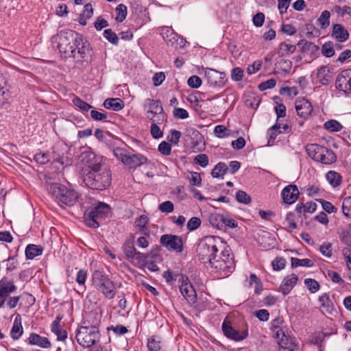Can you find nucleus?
I'll list each match as a JSON object with an SVG mask.
<instances>
[{
  "label": "nucleus",
  "mask_w": 351,
  "mask_h": 351,
  "mask_svg": "<svg viewBox=\"0 0 351 351\" xmlns=\"http://www.w3.org/2000/svg\"><path fill=\"white\" fill-rule=\"evenodd\" d=\"M197 254L204 263L227 275L233 271L234 263L230 249L221 238L214 236L204 237L197 247Z\"/></svg>",
  "instance_id": "obj_1"
},
{
  "label": "nucleus",
  "mask_w": 351,
  "mask_h": 351,
  "mask_svg": "<svg viewBox=\"0 0 351 351\" xmlns=\"http://www.w3.org/2000/svg\"><path fill=\"white\" fill-rule=\"evenodd\" d=\"M53 42L58 43L57 47L65 56L75 58V44L80 41V34L73 30L61 31L53 38Z\"/></svg>",
  "instance_id": "obj_2"
},
{
  "label": "nucleus",
  "mask_w": 351,
  "mask_h": 351,
  "mask_svg": "<svg viewBox=\"0 0 351 351\" xmlns=\"http://www.w3.org/2000/svg\"><path fill=\"white\" fill-rule=\"evenodd\" d=\"M283 320L281 318H277L271 322V329L273 332L274 337L279 346L287 351H294L297 347L295 339L286 334L287 329L285 326H281Z\"/></svg>",
  "instance_id": "obj_3"
},
{
  "label": "nucleus",
  "mask_w": 351,
  "mask_h": 351,
  "mask_svg": "<svg viewBox=\"0 0 351 351\" xmlns=\"http://www.w3.org/2000/svg\"><path fill=\"white\" fill-rule=\"evenodd\" d=\"M85 184L95 190L102 191L110 184L111 176L110 171L104 167L100 171H88L84 177Z\"/></svg>",
  "instance_id": "obj_4"
},
{
  "label": "nucleus",
  "mask_w": 351,
  "mask_h": 351,
  "mask_svg": "<svg viewBox=\"0 0 351 351\" xmlns=\"http://www.w3.org/2000/svg\"><path fill=\"white\" fill-rule=\"evenodd\" d=\"M49 191L60 206L62 205L71 206L78 199V195L74 190L69 189L59 183L52 184Z\"/></svg>",
  "instance_id": "obj_5"
},
{
  "label": "nucleus",
  "mask_w": 351,
  "mask_h": 351,
  "mask_svg": "<svg viewBox=\"0 0 351 351\" xmlns=\"http://www.w3.org/2000/svg\"><path fill=\"white\" fill-rule=\"evenodd\" d=\"M306 152L313 160L324 165H331L337 160L335 154L331 149L317 144L307 145Z\"/></svg>",
  "instance_id": "obj_6"
},
{
  "label": "nucleus",
  "mask_w": 351,
  "mask_h": 351,
  "mask_svg": "<svg viewBox=\"0 0 351 351\" xmlns=\"http://www.w3.org/2000/svg\"><path fill=\"white\" fill-rule=\"evenodd\" d=\"M94 287L101 291L106 298L112 299L115 295V286L112 281L103 271L95 270L92 275Z\"/></svg>",
  "instance_id": "obj_7"
},
{
  "label": "nucleus",
  "mask_w": 351,
  "mask_h": 351,
  "mask_svg": "<svg viewBox=\"0 0 351 351\" xmlns=\"http://www.w3.org/2000/svg\"><path fill=\"white\" fill-rule=\"evenodd\" d=\"M110 212V206L105 203L99 202L95 206L87 210L84 213V221L91 228H97L102 219H104Z\"/></svg>",
  "instance_id": "obj_8"
},
{
  "label": "nucleus",
  "mask_w": 351,
  "mask_h": 351,
  "mask_svg": "<svg viewBox=\"0 0 351 351\" xmlns=\"http://www.w3.org/2000/svg\"><path fill=\"white\" fill-rule=\"evenodd\" d=\"M76 339L82 346L91 347L99 339V330L96 326H81L76 335Z\"/></svg>",
  "instance_id": "obj_9"
},
{
  "label": "nucleus",
  "mask_w": 351,
  "mask_h": 351,
  "mask_svg": "<svg viewBox=\"0 0 351 351\" xmlns=\"http://www.w3.org/2000/svg\"><path fill=\"white\" fill-rule=\"evenodd\" d=\"M81 158L82 162L89 169L88 171H100L104 167L103 157L97 155L90 148L82 153Z\"/></svg>",
  "instance_id": "obj_10"
},
{
  "label": "nucleus",
  "mask_w": 351,
  "mask_h": 351,
  "mask_svg": "<svg viewBox=\"0 0 351 351\" xmlns=\"http://www.w3.org/2000/svg\"><path fill=\"white\" fill-rule=\"evenodd\" d=\"M147 117L153 122L160 123L163 119V108L158 100L148 99L146 101Z\"/></svg>",
  "instance_id": "obj_11"
},
{
  "label": "nucleus",
  "mask_w": 351,
  "mask_h": 351,
  "mask_svg": "<svg viewBox=\"0 0 351 351\" xmlns=\"http://www.w3.org/2000/svg\"><path fill=\"white\" fill-rule=\"evenodd\" d=\"M52 158L53 163H59L62 166V169L71 165L73 162V154L66 146L56 147Z\"/></svg>",
  "instance_id": "obj_12"
},
{
  "label": "nucleus",
  "mask_w": 351,
  "mask_h": 351,
  "mask_svg": "<svg viewBox=\"0 0 351 351\" xmlns=\"http://www.w3.org/2000/svg\"><path fill=\"white\" fill-rule=\"evenodd\" d=\"M204 75L209 86L215 88L223 87L227 81L224 73L213 69H206Z\"/></svg>",
  "instance_id": "obj_13"
},
{
  "label": "nucleus",
  "mask_w": 351,
  "mask_h": 351,
  "mask_svg": "<svg viewBox=\"0 0 351 351\" xmlns=\"http://www.w3.org/2000/svg\"><path fill=\"white\" fill-rule=\"evenodd\" d=\"M180 278L182 280L179 283L180 293L189 304H193L195 303L197 301V294L193 286L186 276H180Z\"/></svg>",
  "instance_id": "obj_14"
},
{
  "label": "nucleus",
  "mask_w": 351,
  "mask_h": 351,
  "mask_svg": "<svg viewBox=\"0 0 351 351\" xmlns=\"http://www.w3.org/2000/svg\"><path fill=\"white\" fill-rule=\"evenodd\" d=\"M160 243L169 251L181 252L183 250V241L180 237L173 234H164L160 237Z\"/></svg>",
  "instance_id": "obj_15"
},
{
  "label": "nucleus",
  "mask_w": 351,
  "mask_h": 351,
  "mask_svg": "<svg viewBox=\"0 0 351 351\" xmlns=\"http://www.w3.org/2000/svg\"><path fill=\"white\" fill-rule=\"evenodd\" d=\"M335 84L339 90L351 94V69L342 71L338 75Z\"/></svg>",
  "instance_id": "obj_16"
},
{
  "label": "nucleus",
  "mask_w": 351,
  "mask_h": 351,
  "mask_svg": "<svg viewBox=\"0 0 351 351\" xmlns=\"http://www.w3.org/2000/svg\"><path fill=\"white\" fill-rule=\"evenodd\" d=\"M222 330L224 335L229 339H231L234 341H241L247 337V331L244 330L239 331L235 328H234L230 322L226 319L223 321L222 324Z\"/></svg>",
  "instance_id": "obj_17"
},
{
  "label": "nucleus",
  "mask_w": 351,
  "mask_h": 351,
  "mask_svg": "<svg viewBox=\"0 0 351 351\" xmlns=\"http://www.w3.org/2000/svg\"><path fill=\"white\" fill-rule=\"evenodd\" d=\"M295 107L298 115L306 119L313 112V106L305 98H298L295 103Z\"/></svg>",
  "instance_id": "obj_18"
},
{
  "label": "nucleus",
  "mask_w": 351,
  "mask_h": 351,
  "mask_svg": "<svg viewBox=\"0 0 351 351\" xmlns=\"http://www.w3.org/2000/svg\"><path fill=\"white\" fill-rule=\"evenodd\" d=\"M16 289L12 282L0 281V308L4 306L9 295Z\"/></svg>",
  "instance_id": "obj_19"
},
{
  "label": "nucleus",
  "mask_w": 351,
  "mask_h": 351,
  "mask_svg": "<svg viewBox=\"0 0 351 351\" xmlns=\"http://www.w3.org/2000/svg\"><path fill=\"white\" fill-rule=\"evenodd\" d=\"M299 195V191L295 185L290 184L283 189L282 191V197L283 201L289 204L295 202Z\"/></svg>",
  "instance_id": "obj_20"
},
{
  "label": "nucleus",
  "mask_w": 351,
  "mask_h": 351,
  "mask_svg": "<svg viewBox=\"0 0 351 351\" xmlns=\"http://www.w3.org/2000/svg\"><path fill=\"white\" fill-rule=\"evenodd\" d=\"M298 280V278L294 274H291L285 277L280 286V291L283 295H287L289 293L297 284Z\"/></svg>",
  "instance_id": "obj_21"
},
{
  "label": "nucleus",
  "mask_w": 351,
  "mask_h": 351,
  "mask_svg": "<svg viewBox=\"0 0 351 351\" xmlns=\"http://www.w3.org/2000/svg\"><path fill=\"white\" fill-rule=\"evenodd\" d=\"M319 301L323 313L333 315L334 312H336L335 304L328 293L319 296Z\"/></svg>",
  "instance_id": "obj_22"
},
{
  "label": "nucleus",
  "mask_w": 351,
  "mask_h": 351,
  "mask_svg": "<svg viewBox=\"0 0 351 351\" xmlns=\"http://www.w3.org/2000/svg\"><path fill=\"white\" fill-rule=\"evenodd\" d=\"M332 36L339 42L346 41L349 38L348 30L341 24H334L332 25Z\"/></svg>",
  "instance_id": "obj_23"
},
{
  "label": "nucleus",
  "mask_w": 351,
  "mask_h": 351,
  "mask_svg": "<svg viewBox=\"0 0 351 351\" xmlns=\"http://www.w3.org/2000/svg\"><path fill=\"white\" fill-rule=\"evenodd\" d=\"M147 162V158L140 154H131L128 155V160L125 165L129 168H136Z\"/></svg>",
  "instance_id": "obj_24"
},
{
  "label": "nucleus",
  "mask_w": 351,
  "mask_h": 351,
  "mask_svg": "<svg viewBox=\"0 0 351 351\" xmlns=\"http://www.w3.org/2000/svg\"><path fill=\"white\" fill-rule=\"evenodd\" d=\"M75 58H84L90 52V46L88 43L83 40L82 35H80V41L77 42L75 44Z\"/></svg>",
  "instance_id": "obj_25"
},
{
  "label": "nucleus",
  "mask_w": 351,
  "mask_h": 351,
  "mask_svg": "<svg viewBox=\"0 0 351 351\" xmlns=\"http://www.w3.org/2000/svg\"><path fill=\"white\" fill-rule=\"evenodd\" d=\"M28 342L31 345H36L45 348L51 346V343L47 337H41L36 333L30 334Z\"/></svg>",
  "instance_id": "obj_26"
},
{
  "label": "nucleus",
  "mask_w": 351,
  "mask_h": 351,
  "mask_svg": "<svg viewBox=\"0 0 351 351\" xmlns=\"http://www.w3.org/2000/svg\"><path fill=\"white\" fill-rule=\"evenodd\" d=\"M23 332V326L21 324V317L18 315L14 322L10 331V335L13 339H19Z\"/></svg>",
  "instance_id": "obj_27"
},
{
  "label": "nucleus",
  "mask_w": 351,
  "mask_h": 351,
  "mask_svg": "<svg viewBox=\"0 0 351 351\" xmlns=\"http://www.w3.org/2000/svg\"><path fill=\"white\" fill-rule=\"evenodd\" d=\"M298 45L300 46L302 53L304 56L307 53L313 55L319 50V48L316 45L307 40H300L298 43Z\"/></svg>",
  "instance_id": "obj_28"
},
{
  "label": "nucleus",
  "mask_w": 351,
  "mask_h": 351,
  "mask_svg": "<svg viewBox=\"0 0 351 351\" xmlns=\"http://www.w3.org/2000/svg\"><path fill=\"white\" fill-rule=\"evenodd\" d=\"M104 106L107 109L119 111L124 107V103L119 98H109L105 100Z\"/></svg>",
  "instance_id": "obj_29"
},
{
  "label": "nucleus",
  "mask_w": 351,
  "mask_h": 351,
  "mask_svg": "<svg viewBox=\"0 0 351 351\" xmlns=\"http://www.w3.org/2000/svg\"><path fill=\"white\" fill-rule=\"evenodd\" d=\"M295 49V45L292 44L290 40H286L280 43L279 46L278 54L280 56H288L293 53Z\"/></svg>",
  "instance_id": "obj_30"
},
{
  "label": "nucleus",
  "mask_w": 351,
  "mask_h": 351,
  "mask_svg": "<svg viewBox=\"0 0 351 351\" xmlns=\"http://www.w3.org/2000/svg\"><path fill=\"white\" fill-rule=\"evenodd\" d=\"M160 34L163 39L168 45H173L177 35L173 32V29L169 27H162L160 29Z\"/></svg>",
  "instance_id": "obj_31"
},
{
  "label": "nucleus",
  "mask_w": 351,
  "mask_h": 351,
  "mask_svg": "<svg viewBox=\"0 0 351 351\" xmlns=\"http://www.w3.org/2000/svg\"><path fill=\"white\" fill-rule=\"evenodd\" d=\"M317 77L319 82L323 85L328 84L331 80L329 69L326 66H322L317 70Z\"/></svg>",
  "instance_id": "obj_32"
},
{
  "label": "nucleus",
  "mask_w": 351,
  "mask_h": 351,
  "mask_svg": "<svg viewBox=\"0 0 351 351\" xmlns=\"http://www.w3.org/2000/svg\"><path fill=\"white\" fill-rule=\"evenodd\" d=\"M317 209V204L313 202H307L305 204H298L295 210L298 213H312Z\"/></svg>",
  "instance_id": "obj_33"
},
{
  "label": "nucleus",
  "mask_w": 351,
  "mask_h": 351,
  "mask_svg": "<svg viewBox=\"0 0 351 351\" xmlns=\"http://www.w3.org/2000/svg\"><path fill=\"white\" fill-rule=\"evenodd\" d=\"M326 180L333 187H337L339 186L341 183L342 178L339 175V173L334 171H330L326 174Z\"/></svg>",
  "instance_id": "obj_34"
},
{
  "label": "nucleus",
  "mask_w": 351,
  "mask_h": 351,
  "mask_svg": "<svg viewBox=\"0 0 351 351\" xmlns=\"http://www.w3.org/2000/svg\"><path fill=\"white\" fill-rule=\"evenodd\" d=\"M43 249L39 247L38 246L29 244L26 247L25 249V255L27 258L33 259L35 257L40 255L42 254Z\"/></svg>",
  "instance_id": "obj_35"
},
{
  "label": "nucleus",
  "mask_w": 351,
  "mask_h": 351,
  "mask_svg": "<svg viewBox=\"0 0 351 351\" xmlns=\"http://www.w3.org/2000/svg\"><path fill=\"white\" fill-rule=\"evenodd\" d=\"M113 154L117 160L125 165L130 152L124 148L116 147L113 149Z\"/></svg>",
  "instance_id": "obj_36"
},
{
  "label": "nucleus",
  "mask_w": 351,
  "mask_h": 351,
  "mask_svg": "<svg viewBox=\"0 0 351 351\" xmlns=\"http://www.w3.org/2000/svg\"><path fill=\"white\" fill-rule=\"evenodd\" d=\"M228 170L226 165L223 162H219L212 170L211 175L213 178H223Z\"/></svg>",
  "instance_id": "obj_37"
},
{
  "label": "nucleus",
  "mask_w": 351,
  "mask_h": 351,
  "mask_svg": "<svg viewBox=\"0 0 351 351\" xmlns=\"http://www.w3.org/2000/svg\"><path fill=\"white\" fill-rule=\"evenodd\" d=\"M162 276L167 283L173 285L176 281L180 283L182 280L180 276H184V275L182 274H174L167 270L163 273Z\"/></svg>",
  "instance_id": "obj_38"
},
{
  "label": "nucleus",
  "mask_w": 351,
  "mask_h": 351,
  "mask_svg": "<svg viewBox=\"0 0 351 351\" xmlns=\"http://www.w3.org/2000/svg\"><path fill=\"white\" fill-rule=\"evenodd\" d=\"M147 347L150 351H158L161 349L162 342L159 337L153 336L148 339Z\"/></svg>",
  "instance_id": "obj_39"
},
{
  "label": "nucleus",
  "mask_w": 351,
  "mask_h": 351,
  "mask_svg": "<svg viewBox=\"0 0 351 351\" xmlns=\"http://www.w3.org/2000/svg\"><path fill=\"white\" fill-rule=\"evenodd\" d=\"M148 258L147 254L136 252L135 254L130 258V261L135 265L141 266L145 265Z\"/></svg>",
  "instance_id": "obj_40"
},
{
  "label": "nucleus",
  "mask_w": 351,
  "mask_h": 351,
  "mask_svg": "<svg viewBox=\"0 0 351 351\" xmlns=\"http://www.w3.org/2000/svg\"><path fill=\"white\" fill-rule=\"evenodd\" d=\"M330 13L328 10H324L322 12L321 15L317 19V23H319L321 28H326L330 25Z\"/></svg>",
  "instance_id": "obj_41"
},
{
  "label": "nucleus",
  "mask_w": 351,
  "mask_h": 351,
  "mask_svg": "<svg viewBox=\"0 0 351 351\" xmlns=\"http://www.w3.org/2000/svg\"><path fill=\"white\" fill-rule=\"evenodd\" d=\"M115 12L117 14V16H116L117 21L122 22L123 20H125V19L126 18V16H127V13H128L126 5H125L123 3L119 4L115 9Z\"/></svg>",
  "instance_id": "obj_42"
},
{
  "label": "nucleus",
  "mask_w": 351,
  "mask_h": 351,
  "mask_svg": "<svg viewBox=\"0 0 351 351\" xmlns=\"http://www.w3.org/2000/svg\"><path fill=\"white\" fill-rule=\"evenodd\" d=\"M223 217L219 214H212L209 217V221L213 227L221 229L223 227Z\"/></svg>",
  "instance_id": "obj_43"
},
{
  "label": "nucleus",
  "mask_w": 351,
  "mask_h": 351,
  "mask_svg": "<svg viewBox=\"0 0 351 351\" xmlns=\"http://www.w3.org/2000/svg\"><path fill=\"white\" fill-rule=\"evenodd\" d=\"M324 128L330 132H339L342 129L341 124L336 120H329L324 123Z\"/></svg>",
  "instance_id": "obj_44"
},
{
  "label": "nucleus",
  "mask_w": 351,
  "mask_h": 351,
  "mask_svg": "<svg viewBox=\"0 0 351 351\" xmlns=\"http://www.w3.org/2000/svg\"><path fill=\"white\" fill-rule=\"evenodd\" d=\"M215 135L219 138L228 137L230 136V130L222 125H218L214 129Z\"/></svg>",
  "instance_id": "obj_45"
},
{
  "label": "nucleus",
  "mask_w": 351,
  "mask_h": 351,
  "mask_svg": "<svg viewBox=\"0 0 351 351\" xmlns=\"http://www.w3.org/2000/svg\"><path fill=\"white\" fill-rule=\"evenodd\" d=\"M123 250L125 255L128 259H130V258L133 256L136 252L132 241L125 242L123 246Z\"/></svg>",
  "instance_id": "obj_46"
},
{
  "label": "nucleus",
  "mask_w": 351,
  "mask_h": 351,
  "mask_svg": "<svg viewBox=\"0 0 351 351\" xmlns=\"http://www.w3.org/2000/svg\"><path fill=\"white\" fill-rule=\"evenodd\" d=\"M291 265L293 267H311L313 265L312 261L308 258L299 259L298 258H291Z\"/></svg>",
  "instance_id": "obj_47"
},
{
  "label": "nucleus",
  "mask_w": 351,
  "mask_h": 351,
  "mask_svg": "<svg viewBox=\"0 0 351 351\" xmlns=\"http://www.w3.org/2000/svg\"><path fill=\"white\" fill-rule=\"evenodd\" d=\"M342 211L347 217H351V196L343 199L342 203Z\"/></svg>",
  "instance_id": "obj_48"
},
{
  "label": "nucleus",
  "mask_w": 351,
  "mask_h": 351,
  "mask_svg": "<svg viewBox=\"0 0 351 351\" xmlns=\"http://www.w3.org/2000/svg\"><path fill=\"white\" fill-rule=\"evenodd\" d=\"M322 53L325 57H332L335 54L333 44L331 42L324 43L322 47Z\"/></svg>",
  "instance_id": "obj_49"
},
{
  "label": "nucleus",
  "mask_w": 351,
  "mask_h": 351,
  "mask_svg": "<svg viewBox=\"0 0 351 351\" xmlns=\"http://www.w3.org/2000/svg\"><path fill=\"white\" fill-rule=\"evenodd\" d=\"M304 284L311 293H315L319 289V284L314 279L306 278Z\"/></svg>",
  "instance_id": "obj_50"
},
{
  "label": "nucleus",
  "mask_w": 351,
  "mask_h": 351,
  "mask_svg": "<svg viewBox=\"0 0 351 351\" xmlns=\"http://www.w3.org/2000/svg\"><path fill=\"white\" fill-rule=\"evenodd\" d=\"M104 36L106 40H108L110 43L117 45L119 43V38L117 34L112 31L110 29H105L104 32Z\"/></svg>",
  "instance_id": "obj_51"
},
{
  "label": "nucleus",
  "mask_w": 351,
  "mask_h": 351,
  "mask_svg": "<svg viewBox=\"0 0 351 351\" xmlns=\"http://www.w3.org/2000/svg\"><path fill=\"white\" fill-rule=\"evenodd\" d=\"M73 104H75V106L79 108L83 112H87V111H88L92 108V106L90 104H87L86 102H85L84 101H82L79 97H75L73 99Z\"/></svg>",
  "instance_id": "obj_52"
},
{
  "label": "nucleus",
  "mask_w": 351,
  "mask_h": 351,
  "mask_svg": "<svg viewBox=\"0 0 351 351\" xmlns=\"http://www.w3.org/2000/svg\"><path fill=\"white\" fill-rule=\"evenodd\" d=\"M272 267L275 271H280L285 268L286 260L282 257H276L271 263Z\"/></svg>",
  "instance_id": "obj_53"
},
{
  "label": "nucleus",
  "mask_w": 351,
  "mask_h": 351,
  "mask_svg": "<svg viewBox=\"0 0 351 351\" xmlns=\"http://www.w3.org/2000/svg\"><path fill=\"white\" fill-rule=\"evenodd\" d=\"M317 202L321 203L322 208L328 213H333L337 212V208L329 202L323 199H317Z\"/></svg>",
  "instance_id": "obj_54"
},
{
  "label": "nucleus",
  "mask_w": 351,
  "mask_h": 351,
  "mask_svg": "<svg viewBox=\"0 0 351 351\" xmlns=\"http://www.w3.org/2000/svg\"><path fill=\"white\" fill-rule=\"evenodd\" d=\"M208 161L207 155L204 154H197L194 158V162L202 167H206L208 165Z\"/></svg>",
  "instance_id": "obj_55"
},
{
  "label": "nucleus",
  "mask_w": 351,
  "mask_h": 351,
  "mask_svg": "<svg viewBox=\"0 0 351 351\" xmlns=\"http://www.w3.org/2000/svg\"><path fill=\"white\" fill-rule=\"evenodd\" d=\"M236 199L239 202L247 204L250 202L251 198L250 195H248L245 191H239L236 193Z\"/></svg>",
  "instance_id": "obj_56"
},
{
  "label": "nucleus",
  "mask_w": 351,
  "mask_h": 351,
  "mask_svg": "<svg viewBox=\"0 0 351 351\" xmlns=\"http://www.w3.org/2000/svg\"><path fill=\"white\" fill-rule=\"evenodd\" d=\"M148 223V218L145 215H141L136 221V226L140 228V230L145 232L147 230L146 228V225Z\"/></svg>",
  "instance_id": "obj_57"
},
{
  "label": "nucleus",
  "mask_w": 351,
  "mask_h": 351,
  "mask_svg": "<svg viewBox=\"0 0 351 351\" xmlns=\"http://www.w3.org/2000/svg\"><path fill=\"white\" fill-rule=\"evenodd\" d=\"M200 224L201 220L199 218L196 217H192L187 222V229L189 230L190 231L195 230L199 227Z\"/></svg>",
  "instance_id": "obj_58"
},
{
  "label": "nucleus",
  "mask_w": 351,
  "mask_h": 351,
  "mask_svg": "<svg viewBox=\"0 0 351 351\" xmlns=\"http://www.w3.org/2000/svg\"><path fill=\"white\" fill-rule=\"evenodd\" d=\"M158 151L165 156H169L171 152V145L165 141H162L158 145Z\"/></svg>",
  "instance_id": "obj_59"
},
{
  "label": "nucleus",
  "mask_w": 351,
  "mask_h": 351,
  "mask_svg": "<svg viewBox=\"0 0 351 351\" xmlns=\"http://www.w3.org/2000/svg\"><path fill=\"white\" fill-rule=\"evenodd\" d=\"M187 83L190 87L197 88L202 84V80L197 75H192L188 79Z\"/></svg>",
  "instance_id": "obj_60"
},
{
  "label": "nucleus",
  "mask_w": 351,
  "mask_h": 351,
  "mask_svg": "<svg viewBox=\"0 0 351 351\" xmlns=\"http://www.w3.org/2000/svg\"><path fill=\"white\" fill-rule=\"evenodd\" d=\"M322 255L330 258L332 256V245L330 243H324L319 247Z\"/></svg>",
  "instance_id": "obj_61"
},
{
  "label": "nucleus",
  "mask_w": 351,
  "mask_h": 351,
  "mask_svg": "<svg viewBox=\"0 0 351 351\" xmlns=\"http://www.w3.org/2000/svg\"><path fill=\"white\" fill-rule=\"evenodd\" d=\"M261 66L262 62L261 60H256L247 66V72L249 75L256 73L261 69Z\"/></svg>",
  "instance_id": "obj_62"
},
{
  "label": "nucleus",
  "mask_w": 351,
  "mask_h": 351,
  "mask_svg": "<svg viewBox=\"0 0 351 351\" xmlns=\"http://www.w3.org/2000/svg\"><path fill=\"white\" fill-rule=\"evenodd\" d=\"M173 204L171 201H166L159 205V210L162 213H171L173 210Z\"/></svg>",
  "instance_id": "obj_63"
},
{
  "label": "nucleus",
  "mask_w": 351,
  "mask_h": 351,
  "mask_svg": "<svg viewBox=\"0 0 351 351\" xmlns=\"http://www.w3.org/2000/svg\"><path fill=\"white\" fill-rule=\"evenodd\" d=\"M243 77V71L239 67L234 68L231 72V78L233 81H240Z\"/></svg>",
  "instance_id": "obj_64"
}]
</instances>
